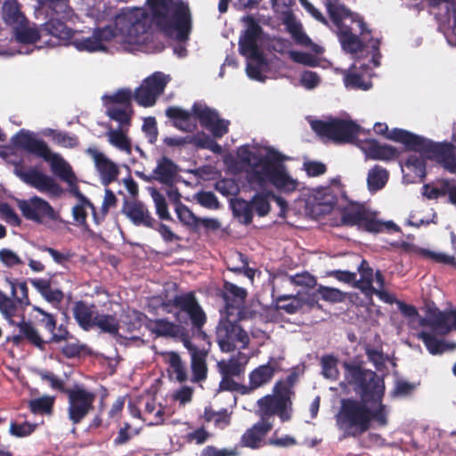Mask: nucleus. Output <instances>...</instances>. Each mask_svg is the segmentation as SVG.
I'll return each instance as SVG.
<instances>
[{
  "instance_id": "obj_13",
  "label": "nucleus",
  "mask_w": 456,
  "mask_h": 456,
  "mask_svg": "<svg viewBox=\"0 0 456 456\" xmlns=\"http://www.w3.org/2000/svg\"><path fill=\"white\" fill-rule=\"evenodd\" d=\"M282 160L283 156L273 149L269 150L265 156L260 155L248 171V182L258 188H265L268 183H271L281 167Z\"/></svg>"
},
{
  "instance_id": "obj_1",
  "label": "nucleus",
  "mask_w": 456,
  "mask_h": 456,
  "mask_svg": "<svg viewBox=\"0 0 456 456\" xmlns=\"http://www.w3.org/2000/svg\"><path fill=\"white\" fill-rule=\"evenodd\" d=\"M344 379L360 399L344 398L335 416L338 428L345 437H357L367 432L372 422L388 424V409L383 403L384 378L362 366V362H344Z\"/></svg>"
},
{
  "instance_id": "obj_10",
  "label": "nucleus",
  "mask_w": 456,
  "mask_h": 456,
  "mask_svg": "<svg viewBox=\"0 0 456 456\" xmlns=\"http://www.w3.org/2000/svg\"><path fill=\"white\" fill-rule=\"evenodd\" d=\"M240 316H228L227 314H224L218 322L216 331V342L224 353L234 351L237 344L245 348L249 343L247 331L238 324Z\"/></svg>"
},
{
  "instance_id": "obj_22",
  "label": "nucleus",
  "mask_w": 456,
  "mask_h": 456,
  "mask_svg": "<svg viewBox=\"0 0 456 456\" xmlns=\"http://www.w3.org/2000/svg\"><path fill=\"white\" fill-rule=\"evenodd\" d=\"M420 323L430 327L439 335H447L452 330H456V309L450 311H441L438 308L430 309L428 318L423 319Z\"/></svg>"
},
{
  "instance_id": "obj_53",
  "label": "nucleus",
  "mask_w": 456,
  "mask_h": 456,
  "mask_svg": "<svg viewBox=\"0 0 456 456\" xmlns=\"http://www.w3.org/2000/svg\"><path fill=\"white\" fill-rule=\"evenodd\" d=\"M140 434V428L133 429L128 422H125L118 429L116 437L113 439L115 447L123 446L128 444L134 436Z\"/></svg>"
},
{
  "instance_id": "obj_8",
  "label": "nucleus",
  "mask_w": 456,
  "mask_h": 456,
  "mask_svg": "<svg viewBox=\"0 0 456 456\" xmlns=\"http://www.w3.org/2000/svg\"><path fill=\"white\" fill-rule=\"evenodd\" d=\"M391 138L394 139V142L403 143L408 151L419 152L427 159L438 163L454 152L452 143L434 142L407 130H395Z\"/></svg>"
},
{
  "instance_id": "obj_38",
  "label": "nucleus",
  "mask_w": 456,
  "mask_h": 456,
  "mask_svg": "<svg viewBox=\"0 0 456 456\" xmlns=\"http://www.w3.org/2000/svg\"><path fill=\"white\" fill-rule=\"evenodd\" d=\"M271 184L281 192L290 193L297 189L298 182L287 173L285 166L282 165L271 182Z\"/></svg>"
},
{
  "instance_id": "obj_61",
  "label": "nucleus",
  "mask_w": 456,
  "mask_h": 456,
  "mask_svg": "<svg viewBox=\"0 0 456 456\" xmlns=\"http://www.w3.org/2000/svg\"><path fill=\"white\" fill-rule=\"evenodd\" d=\"M222 379L219 383L220 391L239 392L241 395L248 394L247 386L241 385L233 379V377L221 375Z\"/></svg>"
},
{
  "instance_id": "obj_23",
  "label": "nucleus",
  "mask_w": 456,
  "mask_h": 456,
  "mask_svg": "<svg viewBox=\"0 0 456 456\" xmlns=\"http://www.w3.org/2000/svg\"><path fill=\"white\" fill-rule=\"evenodd\" d=\"M222 295L225 304L224 314H227L228 316L240 315L241 307L248 295L247 290L230 281H224Z\"/></svg>"
},
{
  "instance_id": "obj_62",
  "label": "nucleus",
  "mask_w": 456,
  "mask_h": 456,
  "mask_svg": "<svg viewBox=\"0 0 456 456\" xmlns=\"http://www.w3.org/2000/svg\"><path fill=\"white\" fill-rule=\"evenodd\" d=\"M33 311L38 313L41 315V318L37 319V322L48 332L51 333L56 330L57 319L54 314H50L37 305L33 306Z\"/></svg>"
},
{
  "instance_id": "obj_34",
  "label": "nucleus",
  "mask_w": 456,
  "mask_h": 456,
  "mask_svg": "<svg viewBox=\"0 0 456 456\" xmlns=\"http://www.w3.org/2000/svg\"><path fill=\"white\" fill-rule=\"evenodd\" d=\"M62 40L69 41V45H73L78 51L92 53L106 49L104 45H101L100 39L95 37L94 33H93L91 37H85L80 35H76L75 31L72 29L70 37Z\"/></svg>"
},
{
  "instance_id": "obj_43",
  "label": "nucleus",
  "mask_w": 456,
  "mask_h": 456,
  "mask_svg": "<svg viewBox=\"0 0 456 456\" xmlns=\"http://www.w3.org/2000/svg\"><path fill=\"white\" fill-rule=\"evenodd\" d=\"M191 110L193 115L198 119L200 126L204 128L208 127L215 119L219 118V115L216 110L210 109L209 107L195 102L192 105Z\"/></svg>"
},
{
  "instance_id": "obj_5",
  "label": "nucleus",
  "mask_w": 456,
  "mask_h": 456,
  "mask_svg": "<svg viewBox=\"0 0 456 456\" xmlns=\"http://www.w3.org/2000/svg\"><path fill=\"white\" fill-rule=\"evenodd\" d=\"M22 5L19 0H4L1 6V18L4 23L12 29L16 42L24 45H32L39 41L44 36L41 28L36 24H30L21 10Z\"/></svg>"
},
{
  "instance_id": "obj_56",
  "label": "nucleus",
  "mask_w": 456,
  "mask_h": 456,
  "mask_svg": "<svg viewBox=\"0 0 456 456\" xmlns=\"http://www.w3.org/2000/svg\"><path fill=\"white\" fill-rule=\"evenodd\" d=\"M107 134L110 144L121 151H131V142L121 129H110Z\"/></svg>"
},
{
  "instance_id": "obj_37",
  "label": "nucleus",
  "mask_w": 456,
  "mask_h": 456,
  "mask_svg": "<svg viewBox=\"0 0 456 456\" xmlns=\"http://www.w3.org/2000/svg\"><path fill=\"white\" fill-rule=\"evenodd\" d=\"M231 208L235 217L241 219V223L248 225L253 221V208L251 201L242 198H236L231 200Z\"/></svg>"
},
{
  "instance_id": "obj_48",
  "label": "nucleus",
  "mask_w": 456,
  "mask_h": 456,
  "mask_svg": "<svg viewBox=\"0 0 456 456\" xmlns=\"http://www.w3.org/2000/svg\"><path fill=\"white\" fill-rule=\"evenodd\" d=\"M106 106L118 105L132 108L133 92L129 88H120L111 95H105Z\"/></svg>"
},
{
  "instance_id": "obj_30",
  "label": "nucleus",
  "mask_w": 456,
  "mask_h": 456,
  "mask_svg": "<svg viewBox=\"0 0 456 456\" xmlns=\"http://www.w3.org/2000/svg\"><path fill=\"white\" fill-rule=\"evenodd\" d=\"M246 363L247 357L245 354L239 352L237 355L232 356L227 361L218 362L217 368L221 375L240 378L245 372Z\"/></svg>"
},
{
  "instance_id": "obj_12",
  "label": "nucleus",
  "mask_w": 456,
  "mask_h": 456,
  "mask_svg": "<svg viewBox=\"0 0 456 456\" xmlns=\"http://www.w3.org/2000/svg\"><path fill=\"white\" fill-rule=\"evenodd\" d=\"M5 281L10 285L11 297L0 290V314L11 320V317L18 316L19 312L24 313L31 302L26 281L6 277Z\"/></svg>"
},
{
  "instance_id": "obj_14",
  "label": "nucleus",
  "mask_w": 456,
  "mask_h": 456,
  "mask_svg": "<svg viewBox=\"0 0 456 456\" xmlns=\"http://www.w3.org/2000/svg\"><path fill=\"white\" fill-rule=\"evenodd\" d=\"M311 126L317 134L335 142H351L360 132V126L355 122L339 118L330 121L314 120Z\"/></svg>"
},
{
  "instance_id": "obj_27",
  "label": "nucleus",
  "mask_w": 456,
  "mask_h": 456,
  "mask_svg": "<svg viewBox=\"0 0 456 456\" xmlns=\"http://www.w3.org/2000/svg\"><path fill=\"white\" fill-rule=\"evenodd\" d=\"M165 113L178 130L193 132L197 128L196 118L192 111L190 112L180 107L171 106L166 110Z\"/></svg>"
},
{
  "instance_id": "obj_60",
  "label": "nucleus",
  "mask_w": 456,
  "mask_h": 456,
  "mask_svg": "<svg viewBox=\"0 0 456 456\" xmlns=\"http://www.w3.org/2000/svg\"><path fill=\"white\" fill-rule=\"evenodd\" d=\"M37 375L44 381H47L53 389L58 390L61 393L66 395V391L71 388L65 387L64 380L56 376L53 372L48 370H38Z\"/></svg>"
},
{
  "instance_id": "obj_50",
  "label": "nucleus",
  "mask_w": 456,
  "mask_h": 456,
  "mask_svg": "<svg viewBox=\"0 0 456 456\" xmlns=\"http://www.w3.org/2000/svg\"><path fill=\"white\" fill-rule=\"evenodd\" d=\"M338 359L333 354H325L321 358L322 374L332 380L339 377L338 369Z\"/></svg>"
},
{
  "instance_id": "obj_4",
  "label": "nucleus",
  "mask_w": 456,
  "mask_h": 456,
  "mask_svg": "<svg viewBox=\"0 0 456 456\" xmlns=\"http://www.w3.org/2000/svg\"><path fill=\"white\" fill-rule=\"evenodd\" d=\"M38 13H44L47 20L41 25L44 36H51L58 39H66L72 35V28L67 21L77 18L68 0H39Z\"/></svg>"
},
{
  "instance_id": "obj_26",
  "label": "nucleus",
  "mask_w": 456,
  "mask_h": 456,
  "mask_svg": "<svg viewBox=\"0 0 456 456\" xmlns=\"http://www.w3.org/2000/svg\"><path fill=\"white\" fill-rule=\"evenodd\" d=\"M273 428V422L257 421L243 433L240 440V445L253 450L260 448L265 437Z\"/></svg>"
},
{
  "instance_id": "obj_52",
  "label": "nucleus",
  "mask_w": 456,
  "mask_h": 456,
  "mask_svg": "<svg viewBox=\"0 0 456 456\" xmlns=\"http://www.w3.org/2000/svg\"><path fill=\"white\" fill-rule=\"evenodd\" d=\"M167 82L168 80L161 72H155L143 80L145 86L151 89L157 98L163 94Z\"/></svg>"
},
{
  "instance_id": "obj_16",
  "label": "nucleus",
  "mask_w": 456,
  "mask_h": 456,
  "mask_svg": "<svg viewBox=\"0 0 456 456\" xmlns=\"http://www.w3.org/2000/svg\"><path fill=\"white\" fill-rule=\"evenodd\" d=\"M66 395L68 398V418L73 426H77L94 410L96 395L83 387L75 386L66 391Z\"/></svg>"
},
{
  "instance_id": "obj_17",
  "label": "nucleus",
  "mask_w": 456,
  "mask_h": 456,
  "mask_svg": "<svg viewBox=\"0 0 456 456\" xmlns=\"http://www.w3.org/2000/svg\"><path fill=\"white\" fill-rule=\"evenodd\" d=\"M13 165V173L22 182L42 192H49L51 195L59 197L62 193V188L55 180L41 171L35 168H29L25 171L23 160L10 161Z\"/></svg>"
},
{
  "instance_id": "obj_32",
  "label": "nucleus",
  "mask_w": 456,
  "mask_h": 456,
  "mask_svg": "<svg viewBox=\"0 0 456 456\" xmlns=\"http://www.w3.org/2000/svg\"><path fill=\"white\" fill-rule=\"evenodd\" d=\"M367 154L371 159L391 160L398 157L399 151L391 145L380 144L372 139L367 142Z\"/></svg>"
},
{
  "instance_id": "obj_21",
  "label": "nucleus",
  "mask_w": 456,
  "mask_h": 456,
  "mask_svg": "<svg viewBox=\"0 0 456 456\" xmlns=\"http://www.w3.org/2000/svg\"><path fill=\"white\" fill-rule=\"evenodd\" d=\"M122 20L118 28L121 34H126L129 37L136 38L143 35L148 30V18L143 11L139 9L126 11V13L117 17Z\"/></svg>"
},
{
  "instance_id": "obj_7",
  "label": "nucleus",
  "mask_w": 456,
  "mask_h": 456,
  "mask_svg": "<svg viewBox=\"0 0 456 456\" xmlns=\"http://www.w3.org/2000/svg\"><path fill=\"white\" fill-rule=\"evenodd\" d=\"M340 222L346 226H357L359 230L379 233L384 230L397 231L398 226L393 222H382L376 218V214L368 209L364 204L358 202H349L341 208Z\"/></svg>"
},
{
  "instance_id": "obj_9",
  "label": "nucleus",
  "mask_w": 456,
  "mask_h": 456,
  "mask_svg": "<svg viewBox=\"0 0 456 456\" xmlns=\"http://www.w3.org/2000/svg\"><path fill=\"white\" fill-rule=\"evenodd\" d=\"M17 207L25 219L51 231L57 230L64 223L60 213L47 200L37 195L27 200H19Z\"/></svg>"
},
{
  "instance_id": "obj_2",
  "label": "nucleus",
  "mask_w": 456,
  "mask_h": 456,
  "mask_svg": "<svg viewBox=\"0 0 456 456\" xmlns=\"http://www.w3.org/2000/svg\"><path fill=\"white\" fill-rule=\"evenodd\" d=\"M329 16L336 27V33L342 49L358 56L368 48H371V62L375 67L379 66L382 57L379 51L381 39L371 37L363 18L353 12L338 0H324Z\"/></svg>"
},
{
  "instance_id": "obj_28",
  "label": "nucleus",
  "mask_w": 456,
  "mask_h": 456,
  "mask_svg": "<svg viewBox=\"0 0 456 456\" xmlns=\"http://www.w3.org/2000/svg\"><path fill=\"white\" fill-rule=\"evenodd\" d=\"M178 171L179 167L171 159L162 156L157 160L152 175L160 183L170 186L174 183Z\"/></svg>"
},
{
  "instance_id": "obj_46",
  "label": "nucleus",
  "mask_w": 456,
  "mask_h": 456,
  "mask_svg": "<svg viewBox=\"0 0 456 456\" xmlns=\"http://www.w3.org/2000/svg\"><path fill=\"white\" fill-rule=\"evenodd\" d=\"M166 361L169 364L178 382H185L188 379L187 370L180 355L176 352H167Z\"/></svg>"
},
{
  "instance_id": "obj_31",
  "label": "nucleus",
  "mask_w": 456,
  "mask_h": 456,
  "mask_svg": "<svg viewBox=\"0 0 456 456\" xmlns=\"http://www.w3.org/2000/svg\"><path fill=\"white\" fill-rule=\"evenodd\" d=\"M94 305H88L86 302L79 300L74 304L72 313L74 319L84 330H90L94 328V317L97 313L94 311Z\"/></svg>"
},
{
  "instance_id": "obj_6",
  "label": "nucleus",
  "mask_w": 456,
  "mask_h": 456,
  "mask_svg": "<svg viewBox=\"0 0 456 456\" xmlns=\"http://www.w3.org/2000/svg\"><path fill=\"white\" fill-rule=\"evenodd\" d=\"M167 314H172L175 321L183 326L189 323L198 332H201L207 322V315L200 305L194 292L190 291L167 299L162 304Z\"/></svg>"
},
{
  "instance_id": "obj_47",
  "label": "nucleus",
  "mask_w": 456,
  "mask_h": 456,
  "mask_svg": "<svg viewBox=\"0 0 456 456\" xmlns=\"http://www.w3.org/2000/svg\"><path fill=\"white\" fill-rule=\"evenodd\" d=\"M276 301L279 304L278 308L289 314H293L304 310L298 293L296 295L279 296Z\"/></svg>"
},
{
  "instance_id": "obj_64",
  "label": "nucleus",
  "mask_w": 456,
  "mask_h": 456,
  "mask_svg": "<svg viewBox=\"0 0 456 456\" xmlns=\"http://www.w3.org/2000/svg\"><path fill=\"white\" fill-rule=\"evenodd\" d=\"M240 452L235 446L233 448L217 449L213 445H208L200 452V456H239Z\"/></svg>"
},
{
  "instance_id": "obj_33",
  "label": "nucleus",
  "mask_w": 456,
  "mask_h": 456,
  "mask_svg": "<svg viewBox=\"0 0 456 456\" xmlns=\"http://www.w3.org/2000/svg\"><path fill=\"white\" fill-rule=\"evenodd\" d=\"M208 350L202 348L199 352H193L191 355V368L192 372L191 381L198 383L206 380L208 377L207 356Z\"/></svg>"
},
{
  "instance_id": "obj_42",
  "label": "nucleus",
  "mask_w": 456,
  "mask_h": 456,
  "mask_svg": "<svg viewBox=\"0 0 456 456\" xmlns=\"http://www.w3.org/2000/svg\"><path fill=\"white\" fill-rule=\"evenodd\" d=\"M49 160H53V170L61 179L70 185L74 184L76 176L70 166L63 159L52 153V158Z\"/></svg>"
},
{
  "instance_id": "obj_25",
  "label": "nucleus",
  "mask_w": 456,
  "mask_h": 456,
  "mask_svg": "<svg viewBox=\"0 0 456 456\" xmlns=\"http://www.w3.org/2000/svg\"><path fill=\"white\" fill-rule=\"evenodd\" d=\"M86 153L93 158L103 185L108 186L118 179L119 175L118 167L102 152H100L96 148L90 147L86 150Z\"/></svg>"
},
{
  "instance_id": "obj_41",
  "label": "nucleus",
  "mask_w": 456,
  "mask_h": 456,
  "mask_svg": "<svg viewBox=\"0 0 456 456\" xmlns=\"http://www.w3.org/2000/svg\"><path fill=\"white\" fill-rule=\"evenodd\" d=\"M403 167L408 172L406 175H412V182L416 179L422 181L426 176V161L421 156H409L404 162Z\"/></svg>"
},
{
  "instance_id": "obj_19",
  "label": "nucleus",
  "mask_w": 456,
  "mask_h": 456,
  "mask_svg": "<svg viewBox=\"0 0 456 456\" xmlns=\"http://www.w3.org/2000/svg\"><path fill=\"white\" fill-rule=\"evenodd\" d=\"M261 31V27L250 18L248 28L240 37L239 50L243 56L255 60L259 64H265V59L257 45Z\"/></svg>"
},
{
  "instance_id": "obj_3",
  "label": "nucleus",
  "mask_w": 456,
  "mask_h": 456,
  "mask_svg": "<svg viewBox=\"0 0 456 456\" xmlns=\"http://www.w3.org/2000/svg\"><path fill=\"white\" fill-rule=\"evenodd\" d=\"M151 19L156 27L166 37L184 42L191 29V16L189 6L174 0H147Z\"/></svg>"
},
{
  "instance_id": "obj_45",
  "label": "nucleus",
  "mask_w": 456,
  "mask_h": 456,
  "mask_svg": "<svg viewBox=\"0 0 456 456\" xmlns=\"http://www.w3.org/2000/svg\"><path fill=\"white\" fill-rule=\"evenodd\" d=\"M358 272L360 273V280L355 279V288H358L362 291H369L374 289L372 286L373 282V270L370 266L367 260L362 259L359 267Z\"/></svg>"
},
{
  "instance_id": "obj_55",
  "label": "nucleus",
  "mask_w": 456,
  "mask_h": 456,
  "mask_svg": "<svg viewBox=\"0 0 456 456\" xmlns=\"http://www.w3.org/2000/svg\"><path fill=\"white\" fill-rule=\"evenodd\" d=\"M271 197L269 191L255 194L250 200L252 208L255 209L258 216H265L271 210L268 198Z\"/></svg>"
},
{
  "instance_id": "obj_58",
  "label": "nucleus",
  "mask_w": 456,
  "mask_h": 456,
  "mask_svg": "<svg viewBox=\"0 0 456 456\" xmlns=\"http://www.w3.org/2000/svg\"><path fill=\"white\" fill-rule=\"evenodd\" d=\"M49 134L52 135L53 140L57 144L65 148H75L79 143L78 137L77 135L69 134L67 132H57L51 129Z\"/></svg>"
},
{
  "instance_id": "obj_11",
  "label": "nucleus",
  "mask_w": 456,
  "mask_h": 456,
  "mask_svg": "<svg viewBox=\"0 0 456 456\" xmlns=\"http://www.w3.org/2000/svg\"><path fill=\"white\" fill-rule=\"evenodd\" d=\"M10 145H5L0 150V157L6 159L14 154V150H21L29 154L49 161L52 151L43 139H38L36 134L26 129H20L11 137Z\"/></svg>"
},
{
  "instance_id": "obj_29",
  "label": "nucleus",
  "mask_w": 456,
  "mask_h": 456,
  "mask_svg": "<svg viewBox=\"0 0 456 456\" xmlns=\"http://www.w3.org/2000/svg\"><path fill=\"white\" fill-rule=\"evenodd\" d=\"M148 329L157 337L177 338L183 334V325L166 318L151 320Z\"/></svg>"
},
{
  "instance_id": "obj_51",
  "label": "nucleus",
  "mask_w": 456,
  "mask_h": 456,
  "mask_svg": "<svg viewBox=\"0 0 456 456\" xmlns=\"http://www.w3.org/2000/svg\"><path fill=\"white\" fill-rule=\"evenodd\" d=\"M418 338L422 340L431 354L436 355L444 353L445 342L436 338L433 334L421 331L418 334Z\"/></svg>"
},
{
  "instance_id": "obj_39",
  "label": "nucleus",
  "mask_w": 456,
  "mask_h": 456,
  "mask_svg": "<svg viewBox=\"0 0 456 456\" xmlns=\"http://www.w3.org/2000/svg\"><path fill=\"white\" fill-rule=\"evenodd\" d=\"M273 370L269 366L260 365L249 373L248 393L269 383L273 379Z\"/></svg>"
},
{
  "instance_id": "obj_54",
  "label": "nucleus",
  "mask_w": 456,
  "mask_h": 456,
  "mask_svg": "<svg viewBox=\"0 0 456 456\" xmlns=\"http://www.w3.org/2000/svg\"><path fill=\"white\" fill-rule=\"evenodd\" d=\"M133 98L139 105L142 107H151L156 103L157 101L155 94L145 86L143 82L134 91L133 94Z\"/></svg>"
},
{
  "instance_id": "obj_35",
  "label": "nucleus",
  "mask_w": 456,
  "mask_h": 456,
  "mask_svg": "<svg viewBox=\"0 0 456 456\" xmlns=\"http://www.w3.org/2000/svg\"><path fill=\"white\" fill-rule=\"evenodd\" d=\"M283 24L297 45L308 46L312 43L310 37L303 31L302 24L297 20L293 12L283 15Z\"/></svg>"
},
{
  "instance_id": "obj_24",
  "label": "nucleus",
  "mask_w": 456,
  "mask_h": 456,
  "mask_svg": "<svg viewBox=\"0 0 456 456\" xmlns=\"http://www.w3.org/2000/svg\"><path fill=\"white\" fill-rule=\"evenodd\" d=\"M122 213L136 226H144L154 229L155 219L151 216L147 206L139 200H126Z\"/></svg>"
},
{
  "instance_id": "obj_49",
  "label": "nucleus",
  "mask_w": 456,
  "mask_h": 456,
  "mask_svg": "<svg viewBox=\"0 0 456 456\" xmlns=\"http://www.w3.org/2000/svg\"><path fill=\"white\" fill-rule=\"evenodd\" d=\"M107 115L113 120L119 123L121 126H130L132 108H126L118 105H108Z\"/></svg>"
},
{
  "instance_id": "obj_40",
  "label": "nucleus",
  "mask_w": 456,
  "mask_h": 456,
  "mask_svg": "<svg viewBox=\"0 0 456 456\" xmlns=\"http://www.w3.org/2000/svg\"><path fill=\"white\" fill-rule=\"evenodd\" d=\"M389 174L386 168L375 165L368 173L367 184L370 191L381 190L387 183Z\"/></svg>"
},
{
  "instance_id": "obj_15",
  "label": "nucleus",
  "mask_w": 456,
  "mask_h": 456,
  "mask_svg": "<svg viewBox=\"0 0 456 456\" xmlns=\"http://www.w3.org/2000/svg\"><path fill=\"white\" fill-rule=\"evenodd\" d=\"M430 12L434 13L438 29L448 43L456 46V0H426Z\"/></svg>"
},
{
  "instance_id": "obj_63",
  "label": "nucleus",
  "mask_w": 456,
  "mask_h": 456,
  "mask_svg": "<svg viewBox=\"0 0 456 456\" xmlns=\"http://www.w3.org/2000/svg\"><path fill=\"white\" fill-rule=\"evenodd\" d=\"M344 83L347 88L362 90H367L370 88L369 85L364 82L362 76L353 71H347L345 74Z\"/></svg>"
},
{
  "instance_id": "obj_44",
  "label": "nucleus",
  "mask_w": 456,
  "mask_h": 456,
  "mask_svg": "<svg viewBox=\"0 0 456 456\" xmlns=\"http://www.w3.org/2000/svg\"><path fill=\"white\" fill-rule=\"evenodd\" d=\"M99 328L102 332L110 335H117L119 330V322L114 315L96 314L94 322V328Z\"/></svg>"
},
{
  "instance_id": "obj_20",
  "label": "nucleus",
  "mask_w": 456,
  "mask_h": 456,
  "mask_svg": "<svg viewBox=\"0 0 456 456\" xmlns=\"http://www.w3.org/2000/svg\"><path fill=\"white\" fill-rule=\"evenodd\" d=\"M256 415L263 422H271L270 419L278 415L282 422L289 421L292 416V409H289L282 399L279 400L272 395H266L257 400Z\"/></svg>"
},
{
  "instance_id": "obj_57",
  "label": "nucleus",
  "mask_w": 456,
  "mask_h": 456,
  "mask_svg": "<svg viewBox=\"0 0 456 456\" xmlns=\"http://www.w3.org/2000/svg\"><path fill=\"white\" fill-rule=\"evenodd\" d=\"M37 427V424H33L28 421L18 423L12 421L10 424L9 433L15 437H27L33 434Z\"/></svg>"
},
{
  "instance_id": "obj_18",
  "label": "nucleus",
  "mask_w": 456,
  "mask_h": 456,
  "mask_svg": "<svg viewBox=\"0 0 456 456\" xmlns=\"http://www.w3.org/2000/svg\"><path fill=\"white\" fill-rule=\"evenodd\" d=\"M20 316L21 320L20 322L14 321V317H11V320L4 318L7 321L10 326L17 327L20 331L19 334L8 337L6 341H10L13 345L19 346L23 340H26L31 346L40 350H45L47 341L43 339L39 330L35 327L32 322L26 321L24 313H20Z\"/></svg>"
},
{
  "instance_id": "obj_36",
  "label": "nucleus",
  "mask_w": 456,
  "mask_h": 456,
  "mask_svg": "<svg viewBox=\"0 0 456 456\" xmlns=\"http://www.w3.org/2000/svg\"><path fill=\"white\" fill-rule=\"evenodd\" d=\"M55 396L45 395L30 399L28 408L34 415L52 416L54 411Z\"/></svg>"
},
{
  "instance_id": "obj_59",
  "label": "nucleus",
  "mask_w": 456,
  "mask_h": 456,
  "mask_svg": "<svg viewBox=\"0 0 456 456\" xmlns=\"http://www.w3.org/2000/svg\"><path fill=\"white\" fill-rule=\"evenodd\" d=\"M295 395L293 389H291L283 380H279L273 387V396L279 400L282 399V403L286 404L289 409H292L291 396Z\"/></svg>"
}]
</instances>
